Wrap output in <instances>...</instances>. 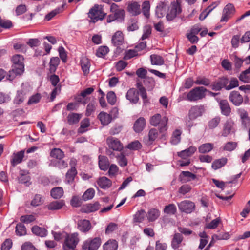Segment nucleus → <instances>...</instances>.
<instances>
[{"instance_id":"1","label":"nucleus","mask_w":250,"mask_h":250,"mask_svg":"<svg viewBox=\"0 0 250 250\" xmlns=\"http://www.w3.org/2000/svg\"><path fill=\"white\" fill-rule=\"evenodd\" d=\"M23 57L20 54H16L11 58L13 63L12 69L9 72L7 79L10 81L13 80L16 76L20 75L23 73L24 70L23 64Z\"/></svg>"},{"instance_id":"2","label":"nucleus","mask_w":250,"mask_h":250,"mask_svg":"<svg viewBox=\"0 0 250 250\" xmlns=\"http://www.w3.org/2000/svg\"><path fill=\"white\" fill-rule=\"evenodd\" d=\"M88 15L90 18L89 22L94 23L98 21H102L106 14L103 11L101 5L95 4L90 9Z\"/></svg>"},{"instance_id":"3","label":"nucleus","mask_w":250,"mask_h":250,"mask_svg":"<svg viewBox=\"0 0 250 250\" xmlns=\"http://www.w3.org/2000/svg\"><path fill=\"white\" fill-rule=\"evenodd\" d=\"M207 89L204 87H196L190 90L187 94V99L190 101H196L204 98L206 96Z\"/></svg>"},{"instance_id":"4","label":"nucleus","mask_w":250,"mask_h":250,"mask_svg":"<svg viewBox=\"0 0 250 250\" xmlns=\"http://www.w3.org/2000/svg\"><path fill=\"white\" fill-rule=\"evenodd\" d=\"M168 119L166 117L162 118L160 114H156L150 119V124L154 126L159 125V130L161 132L166 131L167 129Z\"/></svg>"},{"instance_id":"5","label":"nucleus","mask_w":250,"mask_h":250,"mask_svg":"<svg viewBox=\"0 0 250 250\" xmlns=\"http://www.w3.org/2000/svg\"><path fill=\"white\" fill-rule=\"evenodd\" d=\"M181 12L182 8L180 3L177 0L172 2L169 7L168 12L166 15V18L168 21H172Z\"/></svg>"},{"instance_id":"6","label":"nucleus","mask_w":250,"mask_h":250,"mask_svg":"<svg viewBox=\"0 0 250 250\" xmlns=\"http://www.w3.org/2000/svg\"><path fill=\"white\" fill-rule=\"evenodd\" d=\"M79 234L75 232L69 234H66L65 238L63 248H69L71 250H75L77 245L79 241Z\"/></svg>"},{"instance_id":"7","label":"nucleus","mask_w":250,"mask_h":250,"mask_svg":"<svg viewBox=\"0 0 250 250\" xmlns=\"http://www.w3.org/2000/svg\"><path fill=\"white\" fill-rule=\"evenodd\" d=\"M101 244V239L100 237H95L84 241L82 248L84 250H97Z\"/></svg>"},{"instance_id":"8","label":"nucleus","mask_w":250,"mask_h":250,"mask_svg":"<svg viewBox=\"0 0 250 250\" xmlns=\"http://www.w3.org/2000/svg\"><path fill=\"white\" fill-rule=\"evenodd\" d=\"M235 11V8L232 4L229 3L227 4L223 9L220 22H227L234 14Z\"/></svg>"},{"instance_id":"9","label":"nucleus","mask_w":250,"mask_h":250,"mask_svg":"<svg viewBox=\"0 0 250 250\" xmlns=\"http://www.w3.org/2000/svg\"><path fill=\"white\" fill-rule=\"evenodd\" d=\"M106 142L109 148L114 151H121L123 149V145L118 138L108 137Z\"/></svg>"},{"instance_id":"10","label":"nucleus","mask_w":250,"mask_h":250,"mask_svg":"<svg viewBox=\"0 0 250 250\" xmlns=\"http://www.w3.org/2000/svg\"><path fill=\"white\" fill-rule=\"evenodd\" d=\"M179 210L186 213H191L195 209L194 203L189 200H184L178 204Z\"/></svg>"},{"instance_id":"11","label":"nucleus","mask_w":250,"mask_h":250,"mask_svg":"<svg viewBox=\"0 0 250 250\" xmlns=\"http://www.w3.org/2000/svg\"><path fill=\"white\" fill-rule=\"evenodd\" d=\"M205 107L202 105H197L192 106L189 111V117L190 119L194 120L201 116L205 112Z\"/></svg>"},{"instance_id":"12","label":"nucleus","mask_w":250,"mask_h":250,"mask_svg":"<svg viewBox=\"0 0 250 250\" xmlns=\"http://www.w3.org/2000/svg\"><path fill=\"white\" fill-rule=\"evenodd\" d=\"M229 100L236 106H239L243 102V98L238 91H233L231 92L229 96Z\"/></svg>"},{"instance_id":"13","label":"nucleus","mask_w":250,"mask_h":250,"mask_svg":"<svg viewBox=\"0 0 250 250\" xmlns=\"http://www.w3.org/2000/svg\"><path fill=\"white\" fill-rule=\"evenodd\" d=\"M77 227L80 231L84 233L88 232L92 228L90 222L86 219L79 220L77 223Z\"/></svg>"},{"instance_id":"14","label":"nucleus","mask_w":250,"mask_h":250,"mask_svg":"<svg viewBox=\"0 0 250 250\" xmlns=\"http://www.w3.org/2000/svg\"><path fill=\"white\" fill-rule=\"evenodd\" d=\"M126 99L132 104H136L139 100V92L135 88H130L126 94Z\"/></svg>"},{"instance_id":"15","label":"nucleus","mask_w":250,"mask_h":250,"mask_svg":"<svg viewBox=\"0 0 250 250\" xmlns=\"http://www.w3.org/2000/svg\"><path fill=\"white\" fill-rule=\"evenodd\" d=\"M25 151L24 150L14 153L12 156L11 163L12 166L15 167L16 165L21 163L24 156Z\"/></svg>"},{"instance_id":"16","label":"nucleus","mask_w":250,"mask_h":250,"mask_svg":"<svg viewBox=\"0 0 250 250\" xmlns=\"http://www.w3.org/2000/svg\"><path fill=\"white\" fill-rule=\"evenodd\" d=\"M196 178V175L189 171H182L179 176V180L183 183L189 182Z\"/></svg>"},{"instance_id":"17","label":"nucleus","mask_w":250,"mask_h":250,"mask_svg":"<svg viewBox=\"0 0 250 250\" xmlns=\"http://www.w3.org/2000/svg\"><path fill=\"white\" fill-rule=\"evenodd\" d=\"M196 150V147L191 146L188 149L178 152L177 155L182 159H188L195 153Z\"/></svg>"},{"instance_id":"18","label":"nucleus","mask_w":250,"mask_h":250,"mask_svg":"<svg viewBox=\"0 0 250 250\" xmlns=\"http://www.w3.org/2000/svg\"><path fill=\"white\" fill-rule=\"evenodd\" d=\"M146 120L143 117H140L134 123L133 129L135 132H142L146 126Z\"/></svg>"},{"instance_id":"19","label":"nucleus","mask_w":250,"mask_h":250,"mask_svg":"<svg viewBox=\"0 0 250 250\" xmlns=\"http://www.w3.org/2000/svg\"><path fill=\"white\" fill-rule=\"evenodd\" d=\"M112 43L115 46H118L122 44L124 41V37L122 32L117 31L113 35L112 38Z\"/></svg>"},{"instance_id":"20","label":"nucleus","mask_w":250,"mask_h":250,"mask_svg":"<svg viewBox=\"0 0 250 250\" xmlns=\"http://www.w3.org/2000/svg\"><path fill=\"white\" fill-rule=\"evenodd\" d=\"M183 239L182 235L179 233H175L171 240V246L174 249H177L180 247Z\"/></svg>"},{"instance_id":"21","label":"nucleus","mask_w":250,"mask_h":250,"mask_svg":"<svg viewBox=\"0 0 250 250\" xmlns=\"http://www.w3.org/2000/svg\"><path fill=\"white\" fill-rule=\"evenodd\" d=\"M98 159V164L100 169L103 171L107 170L110 164L108 159L105 156L99 155Z\"/></svg>"},{"instance_id":"22","label":"nucleus","mask_w":250,"mask_h":250,"mask_svg":"<svg viewBox=\"0 0 250 250\" xmlns=\"http://www.w3.org/2000/svg\"><path fill=\"white\" fill-rule=\"evenodd\" d=\"M127 9L129 13L133 16H137L141 13L140 5L137 2L129 4Z\"/></svg>"},{"instance_id":"23","label":"nucleus","mask_w":250,"mask_h":250,"mask_svg":"<svg viewBox=\"0 0 250 250\" xmlns=\"http://www.w3.org/2000/svg\"><path fill=\"white\" fill-rule=\"evenodd\" d=\"M98 118L104 125H108L112 121L111 116L105 112H100L98 116Z\"/></svg>"},{"instance_id":"24","label":"nucleus","mask_w":250,"mask_h":250,"mask_svg":"<svg viewBox=\"0 0 250 250\" xmlns=\"http://www.w3.org/2000/svg\"><path fill=\"white\" fill-rule=\"evenodd\" d=\"M219 105L222 113L225 116H229L231 112V108L228 102L226 100H221Z\"/></svg>"},{"instance_id":"25","label":"nucleus","mask_w":250,"mask_h":250,"mask_svg":"<svg viewBox=\"0 0 250 250\" xmlns=\"http://www.w3.org/2000/svg\"><path fill=\"white\" fill-rule=\"evenodd\" d=\"M104 250H117L118 243L115 239H109L103 246Z\"/></svg>"},{"instance_id":"26","label":"nucleus","mask_w":250,"mask_h":250,"mask_svg":"<svg viewBox=\"0 0 250 250\" xmlns=\"http://www.w3.org/2000/svg\"><path fill=\"white\" fill-rule=\"evenodd\" d=\"M167 9V6L164 2L160 3L156 8L155 14L156 16L161 18L164 16Z\"/></svg>"},{"instance_id":"27","label":"nucleus","mask_w":250,"mask_h":250,"mask_svg":"<svg viewBox=\"0 0 250 250\" xmlns=\"http://www.w3.org/2000/svg\"><path fill=\"white\" fill-rule=\"evenodd\" d=\"M97 184L101 188L106 189L110 187L112 182L111 180L107 177L103 176L98 179Z\"/></svg>"},{"instance_id":"28","label":"nucleus","mask_w":250,"mask_h":250,"mask_svg":"<svg viewBox=\"0 0 250 250\" xmlns=\"http://www.w3.org/2000/svg\"><path fill=\"white\" fill-rule=\"evenodd\" d=\"M64 205L63 201H55L50 203L47 206V208L50 210H59L61 209Z\"/></svg>"},{"instance_id":"29","label":"nucleus","mask_w":250,"mask_h":250,"mask_svg":"<svg viewBox=\"0 0 250 250\" xmlns=\"http://www.w3.org/2000/svg\"><path fill=\"white\" fill-rule=\"evenodd\" d=\"M160 214V212L158 209L152 208L148 210L146 216L149 222H153L159 217Z\"/></svg>"},{"instance_id":"30","label":"nucleus","mask_w":250,"mask_h":250,"mask_svg":"<svg viewBox=\"0 0 250 250\" xmlns=\"http://www.w3.org/2000/svg\"><path fill=\"white\" fill-rule=\"evenodd\" d=\"M32 231L34 234L42 237L46 236L47 234V231L45 228L38 226H33Z\"/></svg>"},{"instance_id":"31","label":"nucleus","mask_w":250,"mask_h":250,"mask_svg":"<svg viewBox=\"0 0 250 250\" xmlns=\"http://www.w3.org/2000/svg\"><path fill=\"white\" fill-rule=\"evenodd\" d=\"M77 174L76 168H70L65 175V181L68 184L72 183L74 180L75 177Z\"/></svg>"},{"instance_id":"32","label":"nucleus","mask_w":250,"mask_h":250,"mask_svg":"<svg viewBox=\"0 0 250 250\" xmlns=\"http://www.w3.org/2000/svg\"><path fill=\"white\" fill-rule=\"evenodd\" d=\"M82 69L84 75H86L89 72V67L90 66L89 60L86 57L82 58L80 61Z\"/></svg>"},{"instance_id":"33","label":"nucleus","mask_w":250,"mask_h":250,"mask_svg":"<svg viewBox=\"0 0 250 250\" xmlns=\"http://www.w3.org/2000/svg\"><path fill=\"white\" fill-rule=\"evenodd\" d=\"M136 87L138 89L140 95L144 100V102H147L148 100L146 89L143 86L142 83L141 82H139L138 80H137V81Z\"/></svg>"},{"instance_id":"34","label":"nucleus","mask_w":250,"mask_h":250,"mask_svg":"<svg viewBox=\"0 0 250 250\" xmlns=\"http://www.w3.org/2000/svg\"><path fill=\"white\" fill-rule=\"evenodd\" d=\"M182 131L180 129H176L172 133L170 142L173 145L178 144L181 141V135Z\"/></svg>"},{"instance_id":"35","label":"nucleus","mask_w":250,"mask_h":250,"mask_svg":"<svg viewBox=\"0 0 250 250\" xmlns=\"http://www.w3.org/2000/svg\"><path fill=\"white\" fill-rule=\"evenodd\" d=\"M60 63V59L58 57H52L49 63V71L51 74L54 73Z\"/></svg>"},{"instance_id":"36","label":"nucleus","mask_w":250,"mask_h":250,"mask_svg":"<svg viewBox=\"0 0 250 250\" xmlns=\"http://www.w3.org/2000/svg\"><path fill=\"white\" fill-rule=\"evenodd\" d=\"M50 156L58 160H60L64 157V154L60 148H53L51 150Z\"/></svg>"},{"instance_id":"37","label":"nucleus","mask_w":250,"mask_h":250,"mask_svg":"<svg viewBox=\"0 0 250 250\" xmlns=\"http://www.w3.org/2000/svg\"><path fill=\"white\" fill-rule=\"evenodd\" d=\"M51 196L54 199L61 198L63 195V190L61 187H56L50 191Z\"/></svg>"},{"instance_id":"38","label":"nucleus","mask_w":250,"mask_h":250,"mask_svg":"<svg viewBox=\"0 0 250 250\" xmlns=\"http://www.w3.org/2000/svg\"><path fill=\"white\" fill-rule=\"evenodd\" d=\"M81 118L80 114L75 113H72L68 114L67 121L69 125H74L79 122Z\"/></svg>"},{"instance_id":"39","label":"nucleus","mask_w":250,"mask_h":250,"mask_svg":"<svg viewBox=\"0 0 250 250\" xmlns=\"http://www.w3.org/2000/svg\"><path fill=\"white\" fill-rule=\"evenodd\" d=\"M227 162V159L226 158H222L213 161L211 167L214 170H217L225 166Z\"/></svg>"},{"instance_id":"40","label":"nucleus","mask_w":250,"mask_h":250,"mask_svg":"<svg viewBox=\"0 0 250 250\" xmlns=\"http://www.w3.org/2000/svg\"><path fill=\"white\" fill-rule=\"evenodd\" d=\"M150 59L152 65H162L164 63V59L162 56L158 55H151Z\"/></svg>"},{"instance_id":"41","label":"nucleus","mask_w":250,"mask_h":250,"mask_svg":"<svg viewBox=\"0 0 250 250\" xmlns=\"http://www.w3.org/2000/svg\"><path fill=\"white\" fill-rule=\"evenodd\" d=\"M158 133L157 129L151 128L148 132V139L146 140V144L150 145L158 137Z\"/></svg>"},{"instance_id":"42","label":"nucleus","mask_w":250,"mask_h":250,"mask_svg":"<svg viewBox=\"0 0 250 250\" xmlns=\"http://www.w3.org/2000/svg\"><path fill=\"white\" fill-rule=\"evenodd\" d=\"M214 145L212 143H205L201 145L198 148L199 152L201 153H207L213 148Z\"/></svg>"},{"instance_id":"43","label":"nucleus","mask_w":250,"mask_h":250,"mask_svg":"<svg viewBox=\"0 0 250 250\" xmlns=\"http://www.w3.org/2000/svg\"><path fill=\"white\" fill-rule=\"evenodd\" d=\"M146 216L145 211L143 209L138 210L134 215L133 221L135 222L140 223L143 221Z\"/></svg>"},{"instance_id":"44","label":"nucleus","mask_w":250,"mask_h":250,"mask_svg":"<svg viewBox=\"0 0 250 250\" xmlns=\"http://www.w3.org/2000/svg\"><path fill=\"white\" fill-rule=\"evenodd\" d=\"M100 208V204L98 202L88 204L85 206V210L86 212H92L98 210Z\"/></svg>"},{"instance_id":"45","label":"nucleus","mask_w":250,"mask_h":250,"mask_svg":"<svg viewBox=\"0 0 250 250\" xmlns=\"http://www.w3.org/2000/svg\"><path fill=\"white\" fill-rule=\"evenodd\" d=\"M216 4H212L208 6L200 14L199 16L200 20H204L208 16V15L216 7Z\"/></svg>"},{"instance_id":"46","label":"nucleus","mask_w":250,"mask_h":250,"mask_svg":"<svg viewBox=\"0 0 250 250\" xmlns=\"http://www.w3.org/2000/svg\"><path fill=\"white\" fill-rule=\"evenodd\" d=\"M25 99V93L23 90L17 91V95L14 99V102L17 104L22 103Z\"/></svg>"},{"instance_id":"47","label":"nucleus","mask_w":250,"mask_h":250,"mask_svg":"<svg viewBox=\"0 0 250 250\" xmlns=\"http://www.w3.org/2000/svg\"><path fill=\"white\" fill-rule=\"evenodd\" d=\"M232 128V124L231 122H227L224 125L222 133V136L226 137L230 133Z\"/></svg>"},{"instance_id":"48","label":"nucleus","mask_w":250,"mask_h":250,"mask_svg":"<svg viewBox=\"0 0 250 250\" xmlns=\"http://www.w3.org/2000/svg\"><path fill=\"white\" fill-rule=\"evenodd\" d=\"M142 12L143 15L146 18H149L150 16V3L148 1H144L142 5Z\"/></svg>"},{"instance_id":"49","label":"nucleus","mask_w":250,"mask_h":250,"mask_svg":"<svg viewBox=\"0 0 250 250\" xmlns=\"http://www.w3.org/2000/svg\"><path fill=\"white\" fill-rule=\"evenodd\" d=\"M109 51L108 47L105 46H100L97 50L96 55L98 57H104L107 54Z\"/></svg>"},{"instance_id":"50","label":"nucleus","mask_w":250,"mask_h":250,"mask_svg":"<svg viewBox=\"0 0 250 250\" xmlns=\"http://www.w3.org/2000/svg\"><path fill=\"white\" fill-rule=\"evenodd\" d=\"M50 166L58 167L59 168L62 169L66 168L67 167V163L62 159L56 162L52 161L50 164Z\"/></svg>"},{"instance_id":"51","label":"nucleus","mask_w":250,"mask_h":250,"mask_svg":"<svg viewBox=\"0 0 250 250\" xmlns=\"http://www.w3.org/2000/svg\"><path fill=\"white\" fill-rule=\"evenodd\" d=\"M95 195V190L93 188H89L84 193L82 198L84 201L92 199Z\"/></svg>"},{"instance_id":"52","label":"nucleus","mask_w":250,"mask_h":250,"mask_svg":"<svg viewBox=\"0 0 250 250\" xmlns=\"http://www.w3.org/2000/svg\"><path fill=\"white\" fill-rule=\"evenodd\" d=\"M16 232L19 236L25 235L26 233L25 227L21 223L18 224L16 227Z\"/></svg>"},{"instance_id":"53","label":"nucleus","mask_w":250,"mask_h":250,"mask_svg":"<svg viewBox=\"0 0 250 250\" xmlns=\"http://www.w3.org/2000/svg\"><path fill=\"white\" fill-rule=\"evenodd\" d=\"M176 207L173 204H169L165 206L164 212L168 214H174L176 212Z\"/></svg>"},{"instance_id":"54","label":"nucleus","mask_w":250,"mask_h":250,"mask_svg":"<svg viewBox=\"0 0 250 250\" xmlns=\"http://www.w3.org/2000/svg\"><path fill=\"white\" fill-rule=\"evenodd\" d=\"M221 119L219 117H215L210 120L208 123L209 129H213L216 128L220 123Z\"/></svg>"},{"instance_id":"55","label":"nucleus","mask_w":250,"mask_h":250,"mask_svg":"<svg viewBox=\"0 0 250 250\" xmlns=\"http://www.w3.org/2000/svg\"><path fill=\"white\" fill-rule=\"evenodd\" d=\"M144 83L146 86L149 89H152L154 87L155 84L154 79L149 77H146L144 80Z\"/></svg>"},{"instance_id":"56","label":"nucleus","mask_w":250,"mask_h":250,"mask_svg":"<svg viewBox=\"0 0 250 250\" xmlns=\"http://www.w3.org/2000/svg\"><path fill=\"white\" fill-rule=\"evenodd\" d=\"M195 83L197 85L208 86L210 84V81L205 77H199L197 78V79L195 81Z\"/></svg>"},{"instance_id":"57","label":"nucleus","mask_w":250,"mask_h":250,"mask_svg":"<svg viewBox=\"0 0 250 250\" xmlns=\"http://www.w3.org/2000/svg\"><path fill=\"white\" fill-rule=\"evenodd\" d=\"M119 165L122 167H125L127 165V160L125 156L122 153L118 155L117 158Z\"/></svg>"},{"instance_id":"58","label":"nucleus","mask_w":250,"mask_h":250,"mask_svg":"<svg viewBox=\"0 0 250 250\" xmlns=\"http://www.w3.org/2000/svg\"><path fill=\"white\" fill-rule=\"evenodd\" d=\"M221 222V219L220 218H216L210 223L206 225V228L209 229H214L217 228L219 224Z\"/></svg>"},{"instance_id":"59","label":"nucleus","mask_w":250,"mask_h":250,"mask_svg":"<svg viewBox=\"0 0 250 250\" xmlns=\"http://www.w3.org/2000/svg\"><path fill=\"white\" fill-rule=\"evenodd\" d=\"M43 203V200L40 195L37 194L35 196L34 199L31 202V205L33 206L36 207L40 205Z\"/></svg>"},{"instance_id":"60","label":"nucleus","mask_w":250,"mask_h":250,"mask_svg":"<svg viewBox=\"0 0 250 250\" xmlns=\"http://www.w3.org/2000/svg\"><path fill=\"white\" fill-rule=\"evenodd\" d=\"M237 146V143L234 142H229L227 143L224 147V150L231 151L235 149Z\"/></svg>"},{"instance_id":"61","label":"nucleus","mask_w":250,"mask_h":250,"mask_svg":"<svg viewBox=\"0 0 250 250\" xmlns=\"http://www.w3.org/2000/svg\"><path fill=\"white\" fill-rule=\"evenodd\" d=\"M108 102L111 105H114L116 102V96L113 91H110L107 94Z\"/></svg>"},{"instance_id":"62","label":"nucleus","mask_w":250,"mask_h":250,"mask_svg":"<svg viewBox=\"0 0 250 250\" xmlns=\"http://www.w3.org/2000/svg\"><path fill=\"white\" fill-rule=\"evenodd\" d=\"M118 229V225L114 223H110L105 229V234H109Z\"/></svg>"},{"instance_id":"63","label":"nucleus","mask_w":250,"mask_h":250,"mask_svg":"<svg viewBox=\"0 0 250 250\" xmlns=\"http://www.w3.org/2000/svg\"><path fill=\"white\" fill-rule=\"evenodd\" d=\"M35 220L34 216L32 215H26L21 216L20 220L24 223H30Z\"/></svg>"},{"instance_id":"64","label":"nucleus","mask_w":250,"mask_h":250,"mask_svg":"<svg viewBox=\"0 0 250 250\" xmlns=\"http://www.w3.org/2000/svg\"><path fill=\"white\" fill-rule=\"evenodd\" d=\"M12 246V240L10 239H7L2 243L1 247V250H10Z\"/></svg>"}]
</instances>
